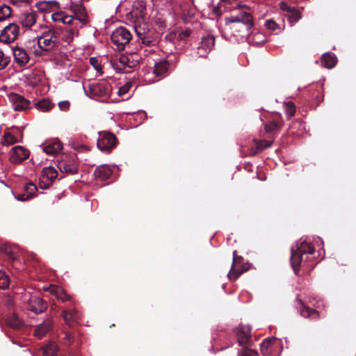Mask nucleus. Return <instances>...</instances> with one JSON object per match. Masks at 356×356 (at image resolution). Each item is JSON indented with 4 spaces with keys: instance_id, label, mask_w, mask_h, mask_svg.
Wrapping results in <instances>:
<instances>
[{
    "instance_id": "nucleus-12",
    "label": "nucleus",
    "mask_w": 356,
    "mask_h": 356,
    "mask_svg": "<svg viewBox=\"0 0 356 356\" xmlns=\"http://www.w3.org/2000/svg\"><path fill=\"white\" fill-rule=\"evenodd\" d=\"M29 151L23 146L17 145L13 147L10 151V161L13 163H19L28 159Z\"/></svg>"
},
{
    "instance_id": "nucleus-31",
    "label": "nucleus",
    "mask_w": 356,
    "mask_h": 356,
    "mask_svg": "<svg viewBox=\"0 0 356 356\" xmlns=\"http://www.w3.org/2000/svg\"><path fill=\"white\" fill-rule=\"evenodd\" d=\"M297 302L300 307H298V310L302 316L305 318L316 316H318V313L314 309H312L307 306H305L301 300H297Z\"/></svg>"
},
{
    "instance_id": "nucleus-57",
    "label": "nucleus",
    "mask_w": 356,
    "mask_h": 356,
    "mask_svg": "<svg viewBox=\"0 0 356 356\" xmlns=\"http://www.w3.org/2000/svg\"><path fill=\"white\" fill-rule=\"evenodd\" d=\"M140 6H143V1H141V2H140Z\"/></svg>"
},
{
    "instance_id": "nucleus-3",
    "label": "nucleus",
    "mask_w": 356,
    "mask_h": 356,
    "mask_svg": "<svg viewBox=\"0 0 356 356\" xmlns=\"http://www.w3.org/2000/svg\"><path fill=\"white\" fill-rule=\"evenodd\" d=\"M38 49L34 51L37 56H47L56 53L59 49V33L56 31L49 30L37 37Z\"/></svg>"
},
{
    "instance_id": "nucleus-5",
    "label": "nucleus",
    "mask_w": 356,
    "mask_h": 356,
    "mask_svg": "<svg viewBox=\"0 0 356 356\" xmlns=\"http://www.w3.org/2000/svg\"><path fill=\"white\" fill-rule=\"evenodd\" d=\"M113 88L110 83L102 80L89 85V92L92 98L108 97L112 92Z\"/></svg>"
},
{
    "instance_id": "nucleus-48",
    "label": "nucleus",
    "mask_w": 356,
    "mask_h": 356,
    "mask_svg": "<svg viewBox=\"0 0 356 356\" xmlns=\"http://www.w3.org/2000/svg\"><path fill=\"white\" fill-rule=\"evenodd\" d=\"M0 250L1 251H3L6 252V254L8 256V257L10 259H13V257H12V251L10 248V247L7 245H3L1 248H0Z\"/></svg>"
},
{
    "instance_id": "nucleus-19",
    "label": "nucleus",
    "mask_w": 356,
    "mask_h": 356,
    "mask_svg": "<svg viewBox=\"0 0 356 356\" xmlns=\"http://www.w3.org/2000/svg\"><path fill=\"white\" fill-rule=\"evenodd\" d=\"M14 60L20 67L26 65L29 61V56L26 50L22 47H15L13 49Z\"/></svg>"
},
{
    "instance_id": "nucleus-20",
    "label": "nucleus",
    "mask_w": 356,
    "mask_h": 356,
    "mask_svg": "<svg viewBox=\"0 0 356 356\" xmlns=\"http://www.w3.org/2000/svg\"><path fill=\"white\" fill-rule=\"evenodd\" d=\"M237 339L239 346L248 345L250 340V327L249 325H240L237 331Z\"/></svg>"
},
{
    "instance_id": "nucleus-59",
    "label": "nucleus",
    "mask_w": 356,
    "mask_h": 356,
    "mask_svg": "<svg viewBox=\"0 0 356 356\" xmlns=\"http://www.w3.org/2000/svg\"><path fill=\"white\" fill-rule=\"evenodd\" d=\"M11 1H12L13 3H15L14 0H11Z\"/></svg>"
},
{
    "instance_id": "nucleus-22",
    "label": "nucleus",
    "mask_w": 356,
    "mask_h": 356,
    "mask_svg": "<svg viewBox=\"0 0 356 356\" xmlns=\"http://www.w3.org/2000/svg\"><path fill=\"white\" fill-rule=\"evenodd\" d=\"M53 326V321L51 318H47L42 323L38 325L34 330V336L38 339H41L51 330Z\"/></svg>"
},
{
    "instance_id": "nucleus-29",
    "label": "nucleus",
    "mask_w": 356,
    "mask_h": 356,
    "mask_svg": "<svg viewBox=\"0 0 356 356\" xmlns=\"http://www.w3.org/2000/svg\"><path fill=\"white\" fill-rule=\"evenodd\" d=\"M35 106L38 111L44 113L51 111L55 106V104L49 99L43 98L35 102Z\"/></svg>"
},
{
    "instance_id": "nucleus-36",
    "label": "nucleus",
    "mask_w": 356,
    "mask_h": 356,
    "mask_svg": "<svg viewBox=\"0 0 356 356\" xmlns=\"http://www.w3.org/2000/svg\"><path fill=\"white\" fill-rule=\"evenodd\" d=\"M12 15L11 8L6 4L0 6V22L9 18Z\"/></svg>"
},
{
    "instance_id": "nucleus-47",
    "label": "nucleus",
    "mask_w": 356,
    "mask_h": 356,
    "mask_svg": "<svg viewBox=\"0 0 356 356\" xmlns=\"http://www.w3.org/2000/svg\"><path fill=\"white\" fill-rule=\"evenodd\" d=\"M70 103L67 100L61 101L58 103V107L62 111H67L69 110Z\"/></svg>"
},
{
    "instance_id": "nucleus-15",
    "label": "nucleus",
    "mask_w": 356,
    "mask_h": 356,
    "mask_svg": "<svg viewBox=\"0 0 356 356\" xmlns=\"http://www.w3.org/2000/svg\"><path fill=\"white\" fill-rule=\"evenodd\" d=\"M10 102L13 104L15 111H23L29 107L30 102L23 96L13 93L9 96Z\"/></svg>"
},
{
    "instance_id": "nucleus-50",
    "label": "nucleus",
    "mask_w": 356,
    "mask_h": 356,
    "mask_svg": "<svg viewBox=\"0 0 356 356\" xmlns=\"http://www.w3.org/2000/svg\"><path fill=\"white\" fill-rule=\"evenodd\" d=\"M44 3L46 4V6H50L51 8H58L59 7L58 2L56 1H46V2H44Z\"/></svg>"
},
{
    "instance_id": "nucleus-56",
    "label": "nucleus",
    "mask_w": 356,
    "mask_h": 356,
    "mask_svg": "<svg viewBox=\"0 0 356 356\" xmlns=\"http://www.w3.org/2000/svg\"><path fill=\"white\" fill-rule=\"evenodd\" d=\"M134 29H135L136 33L140 36V33L138 32V30L136 29V26H134Z\"/></svg>"
},
{
    "instance_id": "nucleus-8",
    "label": "nucleus",
    "mask_w": 356,
    "mask_h": 356,
    "mask_svg": "<svg viewBox=\"0 0 356 356\" xmlns=\"http://www.w3.org/2000/svg\"><path fill=\"white\" fill-rule=\"evenodd\" d=\"M116 143L117 138L113 134L106 131L99 133L97 145L102 152H110L111 149L116 147Z\"/></svg>"
},
{
    "instance_id": "nucleus-25",
    "label": "nucleus",
    "mask_w": 356,
    "mask_h": 356,
    "mask_svg": "<svg viewBox=\"0 0 356 356\" xmlns=\"http://www.w3.org/2000/svg\"><path fill=\"white\" fill-rule=\"evenodd\" d=\"M169 63L165 59H159L154 63L153 73L156 76L164 75L168 70Z\"/></svg>"
},
{
    "instance_id": "nucleus-26",
    "label": "nucleus",
    "mask_w": 356,
    "mask_h": 356,
    "mask_svg": "<svg viewBox=\"0 0 356 356\" xmlns=\"http://www.w3.org/2000/svg\"><path fill=\"white\" fill-rule=\"evenodd\" d=\"M112 171L108 165H102L98 166L95 172L94 175L96 178L101 180H106L111 175Z\"/></svg>"
},
{
    "instance_id": "nucleus-21",
    "label": "nucleus",
    "mask_w": 356,
    "mask_h": 356,
    "mask_svg": "<svg viewBox=\"0 0 356 356\" xmlns=\"http://www.w3.org/2000/svg\"><path fill=\"white\" fill-rule=\"evenodd\" d=\"M261 352L264 356H277L273 353V351L277 348L275 339H265L261 343Z\"/></svg>"
},
{
    "instance_id": "nucleus-53",
    "label": "nucleus",
    "mask_w": 356,
    "mask_h": 356,
    "mask_svg": "<svg viewBox=\"0 0 356 356\" xmlns=\"http://www.w3.org/2000/svg\"><path fill=\"white\" fill-rule=\"evenodd\" d=\"M213 13L217 16L220 17L221 15V12L220 8L218 6H214L213 8Z\"/></svg>"
},
{
    "instance_id": "nucleus-23",
    "label": "nucleus",
    "mask_w": 356,
    "mask_h": 356,
    "mask_svg": "<svg viewBox=\"0 0 356 356\" xmlns=\"http://www.w3.org/2000/svg\"><path fill=\"white\" fill-rule=\"evenodd\" d=\"M79 28L68 25L63 31L62 38L67 44H70L74 39L79 35Z\"/></svg>"
},
{
    "instance_id": "nucleus-10",
    "label": "nucleus",
    "mask_w": 356,
    "mask_h": 356,
    "mask_svg": "<svg viewBox=\"0 0 356 356\" xmlns=\"http://www.w3.org/2000/svg\"><path fill=\"white\" fill-rule=\"evenodd\" d=\"M19 33V26L15 23H10L1 30L0 41L5 44H10L17 39Z\"/></svg>"
},
{
    "instance_id": "nucleus-58",
    "label": "nucleus",
    "mask_w": 356,
    "mask_h": 356,
    "mask_svg": "<svg viewBox=\"0 0 356 356\" xmlns=\"http://www.w3.org/2000/svg\"><path fill=\"white\" fill-rule=\"evenodd\" d=\"M266 146L267 147H270V143H268Z\"/></svg>"
},
{
    "instance_id": "nucleus-44",
    "label": "nucleus",
    "mask_w": 356,
    "mask_h": 356,
    "mask_svg": "<svg viewBox=\"0 0 356 356\" xmlns=\"http://www.w3.org/2000/svg\"><path fill=\"white\" fill-rule=\"evenodd\" d=\"M237 356H258V353L253 349L245 348L238 352Z\"/></svg>"
},
{
    "instance_id": "nucleus-38",
    "label": "nucleus",
    "mask_w": 356,
    "mask_h": 356,
    "mask_svg": "<svg viewBox=\"0 0 356 356\" xmlns=\"http://www.w3.org/2000/svg\"><path fill=\"white\" fill-rule=\"evenodd\" d=\"M10 277L3 270H0V289H6L9 286Z\"/></svg>"
},
{
    "instance_id": "nucleus-42",
    "label": "nucleus",
    "mask_w": 356,
    "mask_h": 356,
    "mask_svg": "<svg viewBox=\"0 0 356 356\" xmlns=\"http://www.w3.org/2000/svg\"><path fill=\"white\" fill-rule=\"evenodd\" d=\"M90 63L99 75L103 74L101 63L99 62V60L97 58H90Z\"/></svg>"
},
{
    "instance_id": "nucleus-7",
    "label": "nucleus",
    "mask_w": 356,
    "mask_h": 356,
    "mask_svg": "<svg viewBox=\"0 0 356 356\" xmlns=\"http://www.w3.org/2000/svg\"><path fill=\"white\" fill-rule=\"evenodd\" d=\"M23 301L26 302L27 309L35 314H40L46 310L47 304L40 296L25 293Z\"/></svg>"
},
{
    "instance_id": "nucleus-37",
    "label": "nucleus",
    "mask_w": 356,
    "mask_h": 356,
    "mask_svg": "<svg viewBox=\"0 0 356 356\" xmlns=\"http://www.w3.org/2000/svg\"><path fill=\"white\" fill-rule=\"evenodd\" d=\"M265 26L268 30L274 31L276 34L280 33L283 29V28L273 19L266 20Z\"/></svg>"
},
{
    "instance_id": "nucleus-49",
    "label": "nucleus",
    "mask_w": 356,
    "mask_h": 356,
    "mask_svg": "<svg viewBox=\"0 0 356 356\" xmlns=\"http://www.w3.org/2000/svg\"><path fill=\"white\" fill-rule=\"evenodd\" d=\"M136 18V15L134 14L133 11H131L127 14V19L130 20V22H135Z\"/></svg>"
},
{
    "instance_id": "nucleus-55",
    "label": "nucleus",
    "mask_w": 356,
    "mask_h": 356,
    "mask_svg": "<svg viewBox=\"0 0 356 356\" xmlns=\"http://www.w3.org/2000/svg\"><path fill=\"white\" fill-rule=\"evenodd\" d=\"M141 40H142V42L143 44H145V45H149L150 43L152 42L151 40H149V39H146L145 38H141Z\"/></svg>"
},
{
    "instance_id": "nucleus-27",
    "label": "nucleus",
    "mask_w": 356,
    "mask_h": 356,
    "mask_svg": "<svg viewBox=\"0 0 356 356\" xmlns=\"http://www.w3.org/2000/svg\"><path fill=\"white\" fill-rule=\"evenodd\" d=\"M44 289L49 291L51 294L54 295L58 299L63 302L70 300V296L59 286L51 285L49 288Z\"/></svg>"
},
{
    "instance_id": "nucleus-14",
    "label": "nucleus",
    "mask_w": 356,
    "mask_h": 356,
    "mask_svg": "<svg viewBox=\"0 0 356 356\" xmlns=\"http://www.w3.org/2000/svg\"><path fill=\"white\" fill-rule=\"evenodd\" d=\"M88 15L81 7H76L74 9V15H72V20L71 25L81 29L84 25L88 23Z\"/></svg>"
},
{
    "instance_id": "nucleus-13",
    "label": "nucleus",
    "mask_w": 356,
    "mask_h": 356,
    "mask_svg": "<svg viewBox=\"0 0 356 356\" xmlns=\"http://www.w3.org/2000/svg\"><path fill=\"white\" fill-rule=\"evenodd\" d=\"M38 14L35 10H26L19 16V21L22 27L30 29L37 22Z\"/></svg>"
},
{
    "instance_id": "nucleus-46",
    "label": "nucleus",
    "mask_w": 356,
    "mask_h": 356,
    "mask_svg": "<svg viewBox=\"0 0 356 356\" xmlns=\"http://www.w3.org/2000/svg\"><path fill=\"white\" fill-rule=\"evenodd\" d=\"M131 83H127L125 85H124L122 87H120L118 88L117 93L119 96H122L124 94L127 93L131 88Z\"/></svg>"
},
{
    "instance_id": "nucleus-32",
    "label": "nucleus",
    "mask_w": 356,
    "mask_h": 356,
    "mask_svg": "<svg viewBox=\"0 0 356 356\" xmlns=\"http://www.w3.org/2000/svg\"><path fill=\"white\" fill-rule=\"evenodd\" d=\"M63 317L65 323L70 326H71L73 323L76 322L79 319V313L76 309H73L72 311L64 310L63 312Z\"/></svg>"
},
{
    "instance_id": "nucleus-41",
    "label": "nucleus",
    "mask_w": 356,
    "mask_h": 356,
    "mask_svg": "<svg viewBox=\"0 0 356 356\" xmlns=\"http://www.w3.org/2000/svg\"><path fill=\"white\" fill-rule=\"evenodd\" d=\"M284 106L286 115L288 116V118L289 119L294 115L296 113V106L292 102H288L285 103Z\"/></svg>"
},
{
    "instance_id": "nucleus-40",
    "label": "nucleus",
    "mask_w": 356,
    "mask_h": 356,
    "mask_svg": "<svg viewBox=\"0 0 356 356\" xmlns=\"http://www.w3.org/2000/svg\"><path fill=\"white\" fill-rule=\"evenodd\" d=\"M10 58L0 49V70H4L9 64Z\"/></svg>"
},
{
    "instance_id": "nucleus-33",
    "label": "nucleus",
    "mask_w": 356,
    "mask_h": 356,
    "mask_svg": "<svg viewBox=\"0 0 356 356\" xmlns=\"http://www.w3.org/2000/svg\"><path fill=\"white\" fill-rule=\"evenodd\" d=\"M236 251L233 252V263H232V268H231V270H229V272L228 273V275H227L228 277H229V279L230 280H236L243 272V270H239L234 269V266L236 263L237 260L242 259L241 257H237L236 256Z\"/></svg>"
},
{
    "instance_id": "nucleus-16",
    "label": "nucleus",
    "mask_w": 356,
    "mask_h": 356,
    "mask_svg": "<svg viewBox=\"0 0 356 356\" xmlns=\"http://www.w3.org/2000/svg\"><path fill=\"white\" fill-rule=\"evenodd\" d=\"M22 134L17 128H14L13 132H6L4 134L1 140L3 145H11L16 143L21 142L22 140Z\"/></svg>"
},
{
    "instance_id": "nucleus-30",
    "label": "nucleus",
    "mask_w": 356,
    "mask_h": 356,
    "mask_svg": "<svg viewBox=\"0 0 356 356\" xmlns=\"http://www.w3.org/2000/svg\"><path fill=\"white\" fill-rule=\"evenodd\" d=\"M337 60L333 53H325L322 56V65L327 69H332L336 65Z\"/></svg>"
},
{
    "instance_id": "nucleus-4",
    "label": "nucleus",
    "mask_w": 356,
    "mask_h": 356,
    "mask_svg": "<svg viewBox=\"0 0 356 356\" xmlns=\"http://www.w3.org/2000/svg\"><path fill=\"white\" fill-rule=\"evenodd\" d=\"M111 39L120 51L123 50L132 39V35L126 27L116 28L111 33Z\"/></svg>"
},
{
    "instance_id": "nucleus-45",
    "label": "nucleus",
    "mask_w": 356,
    "mask_h": 356,
    "mask_svg": "<svg viewBox=\"0 0 356 356\" xmlns=\"http://www.w3.org/2000/svg\"><path fill=\"white\" fill-rule=\"evenodd\" d=\"M279 128V124L275 121L270 122L265 125L266 131L268 133L273 132Z\"/></svg>"
},
{
    "instance_id": "nucleus-34",
    "label": "nucleus",
    "mask_w": 356,
    "mask_h": 356,
    "mask_svg": "<svg viewBox=\"0 0 356 356\" xmlns=\"http://www.w3.org/2000/svg\"><path fill=\"white\" fill-rule=\"evenodd\" d=\"M7 324L13 329H17L23 324L22 320L16 314H13L7 319Z\"/></svg>"
},
{
    "instance_id": "nucleus-17",
    "label": "nucleus",
    "mask_w": 356,
    "mask_h": 356,
    "mask_svg": "<svg viewBox=\"0 0 356 356\" xmlns=\"http://www.w3.org/2000/svg\"><path fill=\"white\" fill-rule=\"evenodd\" d=\"M280 8L282 10L287 12L286 17L289 21L291 26L297 22L301 18V13L300 10L288 6L286 3L282 2L280 3Z\"/></svg>"
},
{
    "instance_id": "nucleus-18",
    "label": "nucleus",
    "mask_w": 356,
    "mask_h": 356,
    "mask_svg": "<svg viewBox=\"0 0 356 356\" xmlns=\"http://www.w3.org/2000/svg\"><path fill=\"white\" fill-rule=\"evenodd\" d=\"M40 147L47 154L54 155L62 150L63 144L60 140L55 139L42 144Z\"/></svg>"
},
{
    "instance_id": "nucleus-28",
    "label": "nucleus",
    "mask_w": 356,
    "mask_h": 356,
    "mask_svg": "<svg viewBox=\"0 0 356 356\" xmlns=\"http://www.w3.org/2000/svg\"><path fill=\"white\" fill-rule=\"evenodd\" d=\"M51 19L56 23L71 25L72 15H68L64 12H57L51 15Z\"/></svg>"
},
{
    "instance_id": "nucleus-11",
    "label": "nucleus",
    "mask_w": 356,
    "mask_h": 356,
    "mask_svg": "<svg viewBox=\"0 0 356 356\" xmlns=\"http://www.w3.org/2000/svg\"><path fill=\"white\" fill-rule=\"evenodd\" d=\"M215 44V38L211 35L203 36L197 47V54L199 57H206L212 50Z\"/></svg>"
},
{
    "instance_id": "nucleus-52",
    "label": "nucleus",
    "mask_w": 356,
    "mask_h": 356,
    "mask_svg": "<svg viewBox=\"0 0 356 356\" xmlns=\"http://www.w3.org/2000/svg\"><path fill=\"white\" fill-rule=\"evenodd\" d=\"M70 339H71V334L67 333L65 334V337H64L63 340H64V343L66 344V345H68L71 343L70 341Z\"/></svg>"
},
{
    "instance_id": "nucleus-43",
    "label": "nucleus",
    "mask_w": 356,
    "mask_h": 356,
    "mask_svg": "<svg viewBox=\"0 0 356 356\" xmlns=\"http://www.w3.org/2000/svg\"><path fill=\"white\" fill-rule=\"evenodd\" d=\"M25 191L26 192V195H30V198H31V197H32L33 196V195L37 191V187H36V186L33 183L30 182V183H28L25 186Z\"/></svg>"
},
{
    "instance_id": "nucleus-39",
    "label": "nucleus",
    "mask_w": 356,
    "mask_h": 356,
    "mask_svg": "<svg viewBox=\"0 0 356 356\" xmlns=\"http://www.w3.org/2000/svg\"><path fill=\"white\" fill-rule=\"evenodd\" d=\"M126 63H127V58L122 57L120 58L119 60V63L116 62H112V65L113 68L116 70L118 72H124L126 67Z\"/></svg>"
},
{
    "instance_id": "nucleus-1",
    "label": "nucleus",
    "mask_w": 356,
    "mask_h": 356,
    "mask_svg": "<svg viewBox=\"0 0 356 356\" xmlns=\"http://www.w3.org/2000/svg\"><path fill=\"white\" fill-rule=\"evenodd\" d=\"M253 25L252 15L240 9L233 11L225 19V32L230 33L238 41L245 40Z\"/></svg>"
},
{
    "instance_id": "nucleus-24",
    "label": "nucleus",
    "mask_w": 356,
    "mask_h": 356,
    "mask_svg": "<svg viewBox=\"0 0 356 356\" xmlns=\"http://www.w3.org/2000/svg\"><path fill=\"white\" fill-rule=\"evenodd\" d=\"M250 44L254 45H261L266 42V35L259 31H253L251 33H248V35L245 38Z\"/></svg>"
},
{
    "instance_id": "nucleus-54",
    "label": "nucleus",
    "mask_w": 356,
    "mask_h": 356,
    "mask_svg": "<svg viewBox=\"0 0 356 356\" xmlns=\"http://www.w3.org/2000/svg\"><path fill=\"white\" fill-rule=\"evenodd\" d=\"M190 34H191V31L186 30L185 31H183L181 33L180 36H181V38H184L188 37L190 35Z\"/></svg>"
},
{
    "instance_id": "nucleus-2",
    "label": "nucleus",
    "mask_w": 356,
    "mask_h": 356,
    "mask_svg": "<svg viewBox=\"0 0 356 356\" xmlns=\"http://www.w3.org/2000/svg\"><path fill=\"white\" fill-rule=\"evenodd\" d=\"M315 251V248L310 243L302 240V238L296 243V246L291 248V265L296 274L300 266L306 265L309 256Z\"/></svg>"
},
{
    "instance_id": "nucleus-35",
    "label": "nucleus",
    "mask_w": 356,
    "mask_h": 356,
    "mask_svg": "<svg viewBox=\"0 0 356 356\" xmlns=\"http://www.w3.org/2000/svg\"><path fill=\"white\" fill-rule=\"evenodd\" d=\"M44 356H56L58 352V346L55 343L51 342L42 348Z\"/></svg>"
},
{
    "instance_id": "nucleus-51",
    "label": "nucleus",
    "mask_w": 356,
    "mask_h": 356,
    "mask_svg": "<svg viewBox=\"0 0 356 356\" xmlns=\"http://www.w3.org/2000/svg\"><path fill=\"white\" fill-rule=\"evenodd\" d=\"M15 198L19 201H25L30 199V195H26V194L18 195L15 196Z\"/></svg>"
},
{
    "instance_id": "nucleus-6",
    "label": "nucleus",
    "mask_w": 356,
    "mask_h": 356,
    "mask_svg": "<svg viewBox=\"0 0 356 356\" xmlns=\"http://www.w3.org/2000/svg\"><path fill=\"white\" fill-rule=\"evenodd\" d=\"M56 165L61 172L75 174L77 172V165L72 156L62 154L56 159Z\"/></svg>"
},
{
    "instance_id": "nucleus-9",
    "label": "nucleus",
    "mask_w": 356,
    "mask_h": 356,
    "mask_svg": "<svg viewBox=\"0 0 356 356\" xmlns=\"http://www.w3.org/2000/svg\"><path fill=\"white\" fill-rule=\"evenodd\" d=\"M57 170L52 166L43 168L39 179V186L42 189L49 188L57 178Z\"/></svg>"
}]
</instances>
